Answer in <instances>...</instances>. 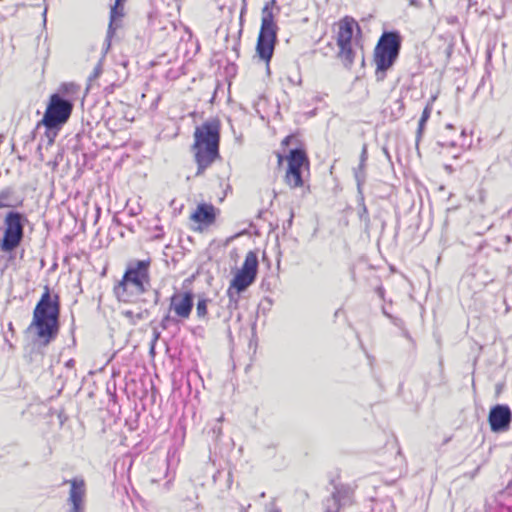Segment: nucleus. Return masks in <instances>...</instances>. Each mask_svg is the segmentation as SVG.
Returning <instances> with one entry per match:
<instances>
[{
  "mask_svg": "<svg viewBox=\"0 0 512 512\" xmlns=\"http://www.w3.org/2000/svg\"><path fill=\"white\" fill-rule=\"evenodd\" d=\"M28 331L35 330L39 346L46 347L53 342L60 330V298L50 293L48 287L37 302Z\"/></svg>",
  "mask_w": 512,
  "mask_h": 512,
  "instance_id": "f257e3e1",
  "label": "nucleus"
},
{
  "mask_svg": "<svg viewBox=\"0 0 512 512\" xmlns=\"http://www.w3.org/2000/svg\"><path fill=\"white\" fill-rule=\"evenodd\" d=\"M221 123L217 118L205 121L194 131L192 150L197 164L196 176L204 174L220 158Z\"/></svg>",
  "mask_w": 512,
  "mask_h": 512,
  "instance_id": "f03ea898",
  "label": "nucleus"
},
{
  "mask_svg": "<svg viewBox=\"0 0 512 512\" xmlns=\"http://www.w3.org/2000/svg\"><path fill=\"white\" fill-rule=\"evenodd\" d=\"M150 266V258L128 262L122 279L114 286V294L119 301H131L130 287L138 295L148 291L151 287Z\"/></svg>",
  "mask_w": 512,
  "mask_h": 512,
  "instance_id": "7ed1b4c3",
  "label": "nucleus"
},
{
  "mask_svg": "<svg viewBox=\"0 0 512 512\" xmlns=\"http://www.w3.org/2000/svg\"><path fill=\"white\" fill-rule=\"evenodd\" d=\"M276 1L267 2L262 9L261 27L256 43V53L260 60L266 63L267 73H270L269 63L274 55L277 43L278 26L274 20L272 6Z\"/></svg>",
  "mask_w": 512,
  "mask_h": 512,
  "instance_id": "20e7f679",
  "label": "nucleus"
},
{
  "mask_svg": "<svg viewBox=\"0 0 512 512\" xmlns=\"http://www.w3.org/2000/svg\"><path fill=\"white\" fill-rule=\"evenodd\" d=\"M401 48V36L397 31L384 32L375 48L376 77L383 80L386 71L393 66Z\"/></svg>",
  "mask_w": 512,
  "mask_h": 512,
  "instance_id": "39448f33",
  "label": "nucleus"
},
{
  "mask_svg": "<svg viewBox=\"0 0 512 512\" xmlns=\"http://www.w3.org/2000/svg\"><path fill=\"white\" fill-rule=\"evenodd\" d=\"M27 223V215L16 209H10L5 214L3 219V236L0 239V249L2 252L12 253L21 245Z\"/></svg>",
  "mask_w": 512,
  "mask_h": 512,
  "instance_id": "423d86ee",
  "label": "nucleus"
},
{
  "mask_svg": "<svg viewBox=\"0 0 512 512\" xmlns=\"http://www.w3.org/2000/svg\"><path fill=\"white\" fill-rule=\"evenodd\" d=\"M355 26L359 28L354 19L349 17H345L338 23L336 40L339 50L337 52V58L347 69L352 67L356 59H361L362 62L364 61L362 50L355 48L352 39Z\"/></svg>",
  "mask_w": 512,
  "mask_h": 512,
  "instance_id": "0eeeda50",
  "label": "nucleus"
},
{
  "mask_svg": "<svg viewBox=\"0 0 512 512\" xmlns=\"http://www.w3.org/2000/svg\"><path fill=\"white\" fill-rule=\"evenodd\" d=\"M73 107L72 100L60 93H54L49 98L42 120L64 126L72 114Z\"/></svg>",
  "mask_w": 512,
  "mask_h": 512,
  "instance_id": "6e6552de",
  "label": "nucleus"
},
{
  "mask_svg": "<svg viewBox=\"0 0 512 512\" xmlns=\"http://www.w3.org/2000/svg\"><path fill=\"white\" fill-rule=\"evenodd\" d=\"M288 168L285 179L287 184L292 187H300L303 185L302 170L308 167L309 160L305 150L301 147L291 148L287 155Z\"/></svg>",
  "mask_w": 512,
  "mask_h": 512,
  "instance_id": "1a4fd4ad",
  "label": "nucleus"
},
{
  "mask_svg": "<svg viewBox=\"0 0 512 512\" xmlns=\"http://www.w3.org/2000/svg\"><path fill=\"white\" fill-rule=\"evenodd\" d=\"M258 267L259 260L257 253L255 251H249L246 254L242 267L236 271L230 282L232 287L237 288L239 291H246L256 280Z\"/></svg>",
  "mask_w": 512,
  "mask_h": 512,
  "instance_id": "9d476101",
  "label": "nucleus"
},
{
  "mask_svg": "<svg viewBox=\"0 0 512 512\" xmlns=\"http://www.w3.org/2000/svg\"><path fill=\"white\" fill-rule=\"evenodd\" d=\"M512 412L507 405L497 404L490 409L488 421L493 432H504L509 429Z\"/></svg>",
  "mask_w": 512,
  "mask_h": 512,
  "instance_id": "9b49d317",
  "label": "nucleus"
},
{
  "mask_svg": "<svg viewBox=\"0 0 512 512\" xmlns=\"http://www.w3.org/2000/svg\"><path fill=\"white\" fill-rule=\"evenodd\" d=\"M194 306V294L192 291H185L182 295L175 293L170 298V310L180 318H188Z\"/></svg>",
  "mask_w": 512,
  "mask_h": 512,
  "instance_id": "f8f14e48",
  "label": "nucleus"
},
{
  "mask_svg": "<svg viewBox=\"0 0 512 512\" xmlns=\"http://www.w3.org/2000/svg\"><path fill=\"white\" fill-rule=\"evenodd\" d=\"M71 488L69 492L68 503L70 508L67 512H84L85 504V483L84 480L72 479L70 481Z\"/></svg>",
  "mask_w": 512,
  "mask_h": 512,
  "instance_id": "ddd939ff",
  "label": "nucleus"
},
{
  "mask_svg": "<svg viewBox=\"0 0 512 512\" xmlns=\"http://www.w3.org/2000/svg\"><path fill=\"white\" fill-rule=\"evenodd\" d=\"M333 490L331 499L327 500L325 512H338L341 506L346 505L351 500V490L343 485L332 482Z\"/></svg>",
  "mask_w": 512,
  "mask_h": 512,
  "instance_id": "4468645a",
  "label": "nucleus"
},
{
  "mask_svg": "<svg viewBox=\"0 0 512 512\" xmlns=\"http://www.w3.org/2000/svg\"><path fill=\"white\" fill-rule=\"evenodd\" d=\"M63 126L59 124H51L50 122H44V120H40L37 123V128L40 130L44 128V134L41 136L39 143L37 144L36 150L42 156L41 150L44 145L46 147L52 146L55 142V138L57 137L59 131Z\"/></svg>",
  "mask_w": 512,
  "mask_h": 512,
  "instance_id": "2eb2a0df",
  "label": "nucleus"
},
{
  "mask_svg": "<svg viewBox=\"0 0 512 512\" xmlns=\"http://www.w3.org/2000/svg\"><path fill=\"white\" fill-rule=\"evenodd\" d=\"M219 210L210 203H200L191 215V220L196 223L210 226L216 220Z\"/></svg>",
  "mask_w": 512,
  "mask_h": 512,
  "instance_id": "dca6fc26",
  "label": "nucleus"
},
{
  "mask_svg": "<svg viewBox=\"0 0 512 512\" xmlns=\"http://www.w3.org/2000/svg\"><path fill=\"white\" fill-rule=\"evenodd\" d=\"M124 2L125 0H115L114 5L110 10V22L107 31L106 41L108 47L110 46V39L114 35L116 29L120 26L119 21L124 16Z\"/></svg>",
  "mask_w": 512,
  "mask_h": 512,
  "instance_id": "f3484780",
  "label": "nucleus"
},
{
  "mask_svg": "<svg viewBox=\"0 0 512 512\" xmlns=\"http://www.w3.org/2000/svg\"><path fill=\"white\" fill-rule=\"evenodd\" d=\"M23 205V198L17 195L13 187H5L0 191V209H15Z\"/></svg>",
  "mask_w": 512,
  "mask_h": 512,
  "instance_id": "a211bd4d",
  "label": "nucleus"
},
{
  "mask_svg": "<svg viewBox=\"0 0 512 512\" xmlns=\"http://www.w3.org/2000/svg\"><path fill=\"white\" fill-rule=\"evenodd\" d=\"M221 480H223L225 482L224 485L221 486V491L230 489V487L232 485V474H231V472L230 471L225 472V471H222V470H217L213 474V482L215 484H217Z\"/></svg>",
  "mask_w": 512,
  "mask_h": 512,
  "instance_id": "6ab92c4d",
  "label": "nucleus"
},
{
  "mask_svg": "<svg viewBox=\"0 0 512 512\" xmlns=\"http://www.w3.org/2000/svg\"><path fill=\"white\" fill-rule=\"evenodd\" d=\"M39 133V129L37 126L27 135L22 137L23 142V151L27 154L33 150V142L35 141L37 134Z\"/></svg>",
  "mask_w": 512,
  "mask_h": 512,
  "instance_id": "aec40b11",
  "label": "nucleus"
},
{
  "mask_svg": "<svg viewBox=\"0 0 512 512\" xmlns=\"http://www.w3.org/2000/svg\"><path fill=\"white\" fill-rule=\"evenodd\" d=\"M244 291H239L237 288H233L232 284L230 283L229 288L227 290V296L229 299V307L236 308L240 299L241 293Z\"/></svg>",
  "mask_w": 512,
  "mask_h": 512,
  "instance_id": "412c9836",
  "label": "nucleus"
},
{
  "mask_svg": "<svg viewBox=\"0 0 512 512\" xmlns=\"http://www.w3.org/2000/svg\"><path fill=\"white\" fill-rule=\"evenodd\" d=\"M431 111H432L431 104H427L426 107L424 108L421 118L419 120L418 131H417L418 138L421 136V134L423 132L424 126L431 115Z\"/></svg>",
  "mask_w": 512,
  "mask_h": 512,
  "instance_id": "4be33fe9",
  "label": "nucleus"
},
{
  "mask_svg": "<svg viewBox=\"0 0 512 512\" xmlns=\"http://www.w3.org/2000/svg\"><path fill=\"white\" fill-rule=\"evenodd\" d=\"M210 300L207 298H199L196 304V313L199 318H204L207 313V305Z\"/></svg>",
  "mask_w": 512,
  "mask_h": 512,
  "instance_id": "5701e85b",
  "label": "nucleus"
},
{
  "mask_svg": "<svg viewBox=\"0 0 512 512\" xmlns=\"http://www.w3.org/2000/svg\"><path fill=\"white\" fill-rule=\"evenodd\" d=\"M123 314L125 317L131 319L133 321V323L135 324L136 323L135 320H142V319L147 318L149 315V311L147 309H145V310L135 314L131 310H126L123 312Z\"/></svg>",
  "mask_w": 512,
  "mask_h": 512,
  "instance_id": "b1692460",
  "label": "nucleus"
},
{
  "mask_svg": "<svg viewBox=\"0 0 512 512\" xmlns=\"http://www.w3.org/2000/svg\"><path fill=\"white\" fill-rule=\"evenodd\" d=\"M354 176L357 181L358 188L364 183L365 181V167L360 168V165L354 169Z\"/></svg>",
  "mask_w": 512,
  "mask_h": 512,
  "instance_id": "393cba45",
  "label": "nucleus"
},
{
  "mask_svg": "<svg viewBox=\"0 0 512 512\" xmlns=\"http://www.w3.org/2000/svg\"><path fill=\"white\" fill-rule=\"evenodd\" d=\"M178 322L179 321L175 317L170 316V314H166L160 322V327L162 330H166L171 323L178 324Z\"/></svg>",
  "mask_w": 512,
  "mask_h": 512,
  "instance_id": "a878e982",
  "label": "nucleus"
},
{
  "mask_svg": "<svg viewBox=\"0 0 512 512\" xmlns=\"http://www.w3.org/2000/svg\"><path fill=\"white\" fill-rule=\"evenodd\" d=\"M102 73V62L99 61L97 65L94 67L93 72L89 76V81L95 80L99 77V75Z\"/></svg>",
  "mask_w": 512,
  "mask_h": 512,
  "instance_id": "bb28decb",
  "label": "nucleus"
},
{
  "mask_svg": "<svg viewBox=\"0 0 512 512\" xmlns=\"http://www.w3.org/2000/svg\"><path fill=\"white\" fill-rule=\"evenodd\" d=\"M295 142H297V137L295 135H288L282 140V145L284 147H289Z\"/></svg>",
  "mask_w": 512,
  "mask_h": 512,
  "instance_id": "cd10ccee",
  "label": "nucleus"
},
{
  "mask_svg": "<svg viewBox=\"0 0 512 512\" xmlns=\"http://www.w3.org/2000/svg\"><path fill=\"white\" fill-rule=\"evenodd\" d=\"M287 79L292 85H300L302 82L301 76L298 72L295 75H288Z\"/></svg>",
  "mask_w": 512,
  "mask_h": 512,
  "instance_id": "c85d7f7f",
  "label": "nucleus"
},
{
  "mask_svg": "<svg viewBox=\"0 0 512 512\" xmlns=\"http://www.w3.org/2000/svg\"><path fill=\"white\" fill-rule=\"evenodd\" d=\"M242 33V29L239 30L238 36L234 39V44L232 46V50L236 53V57L239 56L238 48L240 46V36Z\"/></svg>",
  "mask_w": 512,
  "mask_h": 512,
  "instance_id": "c756f323",
  "label": "nucleus"
},
{
  "mask_svg": "<svg viewBox=\"0 0 512 512\" xmlns=\"http://www.w3.org/2000/svg\"><path fill=\"white\" fill-rule=\"evenodd\" d=\"M141 213V207L138 205L137 207H129L127 209V214L129 217H135Z\"/></svg>",
  "mask_w": 512,
  "mask_h": 512,
  "instance_id": "7c9ffc66",
  "label": "nucleus"
},
{
  "mask_svg": "<svg viewBox=\"0 0 512 512\" xmlns=\"http://www.w3.org/2000/svg\"><path fill=\"white\" fill-rule=\"evenodd\" d=\"M366 160H367V149H366V146L364 145L362 148L361 155H360V163H359L360 168L365 167Z\"/></svg>",
  "mask_w": 512,
  "mask_h": 512,
  "instance_id": "2f4dec72",
  "label": "nucleus"
},
{
  "mask_svg": "<svg viewBox=\"0 0 512 512\" xmlns=\"http://www.w3.org/2000/svg\"><path fill=\"white\" fill-rule=\"evenodd\" d=\"M160 300V292L158 290H153V305H157Z\"/></svg>",
  "mask_w": 512,
  "mask_h": 512,
  "instance_id": "473e14b6",
  "label": "nucleus"
},
{
  "mask_svg": "<svg viewBox=\"0 0 512 512\" xmlns=\"http://www.w3.org/2000/svg\"><path fill=\"white\" fill-rule=\"evenodd\" d=\"M246 10H247V3H246V0H243V4H242V7H241V12H240V22L241 23L243 22V16H244Z\"/></svg>",
  "mask_w": 512,
  "mask_h": 512,
  "instance_id": "72a5a7b5",
  "label": "nucleus"
},
{
  "mask_svg": "<svg viewBox=\"0 0 512 512\" xmlns=\"http://www.w3.org/2000/svg\"><path fill=\"white\" fill-rule=\"evenodd\" d=\"M159 338H160V331L157 328H153L152 344H154Z\"/></svg>",
  "mask_w": 512,
  "mask_h": 512,
  "instance_id": "f704fd0d",
  "label": "nucleus"
},
{
  "mask_svg": "<svg viewBox=\"0 0 512 512\" xmlns=\"http://www.w3.org/2000/svg\"><path fill=\"white\" fill-rule=\"evenodd\" d=\"M112 221H113V223H115L118 226L124 225V223H122L121 219H119L117 216H114Z\"/></svg>",
  "mask_w": 512,
  "mask_h": 512,
  "instance_id": "c9c22d12",
  "label": "nucleus"
},
{
  "mask_svg": "<svg viewBox=\"0 0 512 512\" xmlns=\"http://www.w3.org/2000/svg\"><path fill=\"white\" fill-rule=\"evenodd\" d=\"M408 2H409V5H411V6L420 7V3L417 0H408Z\"/></svg>",
  "mask_w": 512,
  "mask_h": 512,
  "instance_id": "e433bc0d",
  "label": "nucleus"
},
{
  "mask_svg": "<svg viewBox=\"0 0 512 512\" xmlns=\"http://www.w3.org/2000/svg\"><path fill=\"white\" fill-rule=\"evenodd\" d=\"M126 229H128L130 232H135L134 226L131 223L124 224L123 225Z\"/></svg>",
  "mask_w": 512,
  "mask_h": 512,
  "instance_id": "4c0bfd02",
  "label": "nucleus"
},
{
  "mask_svg": "<svg viewBox=\"0 0 512 512\" xmlns=\"http://www.w3.org/2000/svg\"><path fill=\"white\" fill-rule=\"evenodd\" d=\"M74 364H75L74 359H69V360L66 362L65 366H66V367H68V368H71V367H73V366H74Z\"/></svg>",
  "mask_w": 512,
  "mask_h": 512,
  "instance_id": "58836bf2",
  "label": "nucleus"
},
{
  "mask_svg": "<svg viewBox=\"0 0 512 512\" xmlns=\"http://www.w3.org/2000/svg\"><path fill=\"white\" fill-rule=\"evenodd\" d=\"M377 294L383 298L384 297V289L383 287H378L377 290H376Z\"/></svg>",
  "mask_w": 512,
  "mask_h": 512,
  "instance_id": "ea45409f",
  "label": "nucleus"
},
{
  "mask_svg": "<svg viewBox=\"0 0 512 512\" xmlns=\"http://www.w3.org/2000/svg\"><path fill=\"white\" fill-rule=\"evenodd\" d=\"M69 86L70 85L64 83V84L61 85V90H63L64 92H68V87Z\"/></svg>",
  "mask_w": 512,
  "mask_h": 512,
  "instance_id": "a19ab883",
  "label": "nucleus"
},
{
  "mask_svg": "<svg viewBox=\"0 0 512 512\" xmlns=\"http://www.w3.org/2000/svg\"><path fill=\"white\" fill-rule=\"evenodd\" d=\"M213 433L220 434L221 433V428L220 427H218V428L214 427L213 428Z\"/></svg>",
  "mask_w": 512,
  "mask_h": 512,
  "instance_id": "79ce46f5",
  "label": "nucleus"
},
{
  "mask_svg": "<svg viewBox=\"0 0 512 512\" xmlns=\"http://www.w3.org/2000/svg\"><path fill=\"white\" fill-rule=\"evenodd\" d=\"M8 328H9V330H11V331L13 330V325H12V323H9Z\"/></svg>",
  "mask_w": 512,
  "mask_h": 512,
  "instance_id": "37998d69",
  "label": "nucleus"
},
{
  "mask_svg": "<svg viewBox=\"0 0 512 512\" xmlns=\"http://www.w3.org/2000/svg\"><path fill=\"white\" fill-rule=\"evenodd\" d=\"M46 13H47V9H45V10H44V13H43V15H44V21H46Z\"/></svg>",
  "mask_w": 512,
  "mask_h": 512,
  "instance_id": "c03bdc74",
  "label": "nucleus"
},
{
  "mask_svg": "<svg viewBox=\"0 0 512 512\" xmlns=\"http://www.w3.org/2000/svg\"><path fill=\"white\" fill-rule=\"evenodd\" d=\"M287 223H288V226L290 227L292 224V218H290Z\"/></svg>",
  "mask_w": 512,
  "mask_h": 512,
  "instance_id": "a18cd8bd",
  "label": "nucleus"
},
{
  "mask_svg": "<svg viewBox=\"0 0 512 512\" xmlns=\"http://www.w3.org/2000/svg\"><path fill=\"white\" fill-rule=\"evenodd\" d=\"M100 211H101V210H100V208H99V207H97V217H99V215H100Z\"/></svg>",
  "mask_w": 512,
  "mask_h": 512,
  "instance_id": "49530a36",
  "label": "nucleus"
},
{
  "mask_svg": "<svg viewBox=\"0 0 512 512\" xmlns=\"http://www.w3.org/2000/svg\"><path fill=\"white\" fill-rule=\"evenodd\" d=\"M278 160H279V162L282 161V156L280 154H278Z\"/></svg>",
  "mask_w": 512,
  "mask_h": 512,
  "instance_id": "de8ad7c7",
  "label": "nucleus"
},
{
  "mask_svg": "<svg viewBox=\"0 0 512 512\" xmlns=\"http://www.w3.org/2000/svg\"><path fill=\"white\" fill-rule=\"evenodd\" d=\"M274 512H280L279 510H275Z\"/></svg>",
  "mask_w": 512,
  "mask_h": 512,
  "instance_id": "09e8293b",
  "label": "nucleus"
}]
</instances>
